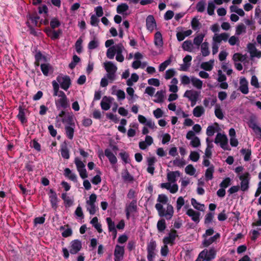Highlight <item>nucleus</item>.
I'll list each match as a JSON object with an SVG mask.
<instances>
[{
	"label": "nucleus",
	"instance_id": "1",
	"mask_svg": "<svg viewBox=\"0 0 261 261\" xmlns=\"http://www.w3.org/2000/svg\"><path fill=\"white\" fill-rule=\"evenodd\" d=\"M54 90V96H58L59 98L55 100V105L58 110L65 109L69 107V102L65 93L59 90V85L55 81L52 82Z\"/></svg>",
	"mask_w": 261,
	"mask_h": 261
},
{
	"label": "nucleus",
	"instance_id": "2",
	"mask_svg": "<svg viewBox=\"0 0 261 261\" xmlns=\"http://www.w3.org/2000/svg\"><path fill=\"white\" fill-rule=\"evenodd\" d=\"M180 176V172L178 171H170L167 173V182L162 183L160 185L161 188L166 189L171 193L174 194L178 190V186L176 184V178Z\"/></svg>",
	"mask_w": 261,
	"mask_h": 261
},
{
	"label": "nucleus",
	"instance_id": "3",
	"mask_svg": "<svg viewBox=\"0 0 261 261\" xmlns=\"http://www.w3.org/2000/svg\"><path fill=\"white\" fill-rule=\"evenodd\" d=\"M125 50L123 45L121 43H118L109 47L107 51V57L109 59H113L116 54V60L119 62H122L124 58L122 55L123 52Z\"/></svg>",
	"mask_w": 261,
	"mask_h": 261
},
{
	"label": "nucleus",
	"instance_id": "4",
	"mask_svg": "<svg viewBox=\"0 0 261 261\" xmlns=\"http://www.w3.org/2000/svg\"><path fill=\"white\" fill-rule=\"evenodd\" d=\"M155 207L160 217H164L167 220H170L172 218L174 214V208L171 204H168L166 208H164L162 204L156 203Z\"/></svg>",
	"mask_w": 261,
	"mask_h": 261
},
{
	"label": "nucleus",
	"instance_id": "5",
	"mask_svg": "<svg viewBox=\"0 0 261 261\" xmlns=\"http://www.w3.org/2000/svg\"><path fill=\"white\" fill-rule=\"evenodd\" d=\"M153 43L155 46L158 50V51H152V54L153 56H157L158 55L162 54L163 53L164 41L163 36L161 32L158 31L154 34Z\"/></svg>",
	"mask_w": 261,
	"mask_h": 261
},
{
	"label": "nucleus",
	"instance_id": "6",
	"mask_svg": "<svg viewBox=\"0 0 261 261\" xmlns=\"http://www.w3.org/2000/svg\"><path fill=\"white\" fill-rule=\"evenodd\" d=\"M216 254V251L214 248L204 249L199 253L196 261H210L215 257Z\"/></svg>",
	"mask_w": 261,
	"mask_h": 261
},
{
	"label": "nucleus",
	"instance_id": "7",
	"mask_svg": "<svg viewBox=\"0 0 261 261\" xmlns=\"http://www.w3.org/2000/svg\"><path fill=\"white\" fill-rule=\"evenodd\" d=\"M239 178L241 180L240 189L243 192L247 191L249 188L250 175L248 172L240 174Z\"/></svg>",
	"mask_w": 261,
	"mask_h": 261
},
{
	"label": "nucleus",
	"instance_id": "8",
	"mask_svg": "<svg viewBox=\"0 0 261 261\" xmlns=\"http://www.w3.org/2000/svg\"><path fill=\"white\" fill-rule=\"evenodd\" d=\"M96 198V195L93 193L91 194L89 199L86 200V208L91 215H94L96 213V207L95 202Z\"/></svg>",
	"mask_w": 261,
	"mask_h": 261
},
{
	"label": "nucleus",
	"instance_id": "9",
	"mask_svg": "<svg viewBox=\"0 0 261 261\" xmlns=\"http://www.w3.org/2000/svg\"><path fill=\"white\" fill-rule=\"evenodd\" d=\"M215 143L219 144L221 147L224 150H229L230 149L228 145L227 137L225 134L218 133L215 140Z\"/></svg>",
	"mask_w": 261,
	"mask_h": 261
},
{
	"label": "nucleus",
	"instance_id": "10",
	"mask_svg": "<svg viewBox=\"0 0 261 261\" xmlns=\"http://www.w3.org/2000/svg\"><path fill=\"white\" fill-rule=\"evenodd\" d=\"M58 85H60L62 89L66 91L71 85V81L70 77L67 75H59L55 81Z\"/></svg>",
	"mask_w": 261,
	"mask_h": 261
},
{
	"label": "nucleus",
	"instance_id": "11",
	"mask_svg": "<svg viewBox=\"0 0 261 261\" xmlns=\"http://www.w3.org/2000/svg\"><path fill=\"white\" fill-rule=\"evenodd\" d=\"M184 96L188 98L191 102V106H194L198 99L199 93L193 90H187L184 95Z\"/></svg>",
	"mask_w": 261,
	"mask_h": 261
},
{
	"label": "nucleus",
	"instance_id": "12",
	"mask_svg": "<svg viewBox=\"0 0 261 261\" xmlns=\"http://www.w3.org/2000/svg\"><path fill=\"white\" fill-rule=\"evenodd\" d=\"M74 163L82 179H85L87 178L88 177V174L84 163L79 158H76L74 160Z\"/></svg>",
	"mask_w": 261,
	"mask_h": 261
},
{
	"label": "nucleus",
	"instance_id": "13",
	"mask_svg": "<svg viewBox=\"0 0 261 261\" xmlns=\"http://www.w3.org/2000/svg\"><path fill=\"white\" fill-rule=\"evenodd\" d=\"M186 138L191 140L190 144L194 148H197L201 145L200 139L195 136L193 131L189 130L186 135Z\"/></svg>",
	"mask_w": 261,
	"mask_h": 261
},
{
	"label": "nucleus",
	"instance_id": "14",
	"mask_svg": "<svg viewBox=\"0 0 261 261\" xmlns=\"http://www.w3.org/2000/svg\"><path fill=\"white\" fill-rule=\"evenodd\" d=\"M137 209L136 200H133L128 204H126L125 206V211L126 213V218L129 219V217L134 216L136 212Z\"/></svg>",
	"mask_w": 261,
	"mask_h": 261
},
{
	"label": "nucleus",
	"instance_id": "15",
	"mask_svg": "<svg viewBox=\"0 0 261 261\" xmlns=\"http://www.w3.org/2000/svg\"><path fill=\"white\" fill-rule=\"evenodd\" d=\"M39 20V17L36 14L30 15L29 16V19L27 21V24L31 30L32 33H34V31L33 29V28L37 26Z\"/></svg>",
	"mask_w": 261,
	"mask_h": 261
},
{
	"label": "nucleus",
	"instance_id": "16",
	"mask_svg": "<svg viewBox=\"0 0 261 261\" xmlns=\"http://www.w3.org/2000/svg\"><path fill=\"white\" fill-rule=\"evenodd\" d=\"M124 254V248L123 246L117 245L114 250V260L122 261Z\"/></svg>",
	"mask_w": 261,
	"mask_h": 261
},
{
	"label": "nucleus",
	"instance_id": "17",
	"mask_svg": "<svg viewBox=\"0 0 261 261\" xmlns=\"http://www.w3.org/2000/svg\"><path fill=\"white\" fill-rule=\"evenodd\" d=\"M70 252L74 254L77 253L82 248V243L78 240H74L71 242Z\"/></svg>",
	"mask_w": 261,
	"mask_h": 261
},
{
	"label": "nucleus",
	"instance_id": "18",
	"mask_svg": "<svg viewBox=\"0 0 261 261\" xmlns=\"http://www.w3.org/2000/svg\"><path fill=\"white\" fill-rule=\"evenodd\" d=\"M220 234L219 233H216L215 234L210 238H204V239L202 241V245L204 247H208L213 243L216 242L217 240L220 239Z\"/></svg>",
	"mask_w": 261,
	"mask_h": 261
},
{
	"label": "nucleus",
	"instance_id": "19",
	"mask_svg": "<svg viewBox=\"0 0 261 261\" xmlns=\"http://www.w3.org/2000/svg\"><path fill=\"white\" fill-rule=\"evenodd\" d=\"M229 34L226 33L215 34L213 37V41L220 44L222 41H226L229 38Z\"/></svg>",
	"mask_w": 261,
	"mask_h": 261
},
{
	"label": "nucleus",
	"instance_id": "20",
	"mask_svg": "<svg viewBox=\"0 0 261 261\" xmlns=\"http://www.w3.org/2000/svg\"><path fill=\"white\" fill-rule=\"evenodd\" d=\"M153 142L152 138L150 136L147 135L144 141L139 142V146L141 149L145 150L148 146H150L153 143Z\"/></svg>",
	"mask_w": 261,
	"mask_h": 261
},
{
	"label": "nucleus",
	"instance_id": "21",
	"mask_svg": "<svg viewBox=\"0 0 261 261\" xmlns=\"http://www.w3.org/2000/svg\"><path fill=\"white\" fill-rule=\"evenodd\" d=\"M239 90L244 94H247L249 92L248 83L244 77H241L240 79Z\"/></svg>",
	"mask_w": 261,
	"mask_h": 261
},
{
	"label": "nucleus",
	"instance_id": "22",
	"mask_svg": "<svg viewBox=\"0 0 261 261\" xmlns=\"http://www.w3.org/2000/svg\"><path fill=\"white\" fill-rule=\"evenodd\" d=\"M186 214L190 217L192 220L194 222L198 223L200 221V213L196 212L192 208H189L186 212Z\"/></svg>",
	"mask_w": 261,
	"mask_h": 261
},
{
	"label": "nucleus",
	"instance_id": "23",
	"mask_svg": "<svg viewBox=\"0 0 261 261\" xmlns=\"http://www.w3.org/2000/svg\"><path fill=\"white\" fill-rule=\"evenodd\" d=\"M177 236L176 230H172L169 233L168 236L166 237L163 239V243L164 244H173L176 237Z\"/></svg>",
	"mask_w": 261,
	"mask_h": 261
},
{
	"label": "nucleus",
	"instance_id": "24",
	"mask_svg": "<svg viewBox=\"0 0 261 261\" xmlns=\"http://www.w3.org/2000/svg\"><path fill=\"white\" fill-rule=\"evenodd\" d=\"M146 22L147 29L150 32H152L156 27L155 20L152 15L148 16Z\"/></svg>",
	"mask_w": 261,
	"mask_h": 261
},
{
	"label": "nucleus",
	"instance_id": "25",
	"mask_svg": "<svg viewBox=\"0 0 261 261\" xmlns=\"http://www.w3.org/2000/svg\"><path fill=\"white\" fill-rule=\"evenodd\" d=\"M247 48L251 57L260 58L261 57V51H258L253 44L249 43Z\"/></svg>",
	"mask_w": 261,
	"mask_h": 261
},
{
	"label": "nucleus",
	"instance_id": "26",
	"mask_svg": "<svg viewBox=\"0 0 261 261\" xmlns=\"http://www.w3.org/2000/svg\"><path fill=\"white\" fill-rule=\"evenodd\" d=\"M103 67L107 72H116L117 67L116 65L111 61H107L103 63Z\"/></svg>",
	"mask_w": 261,
	"mask_h": 261
},
{
	"label": "nucleus",
	"instance_id": "27",
	"mask_svg": "<svg viewBox=\"0 0 261 261\" xmlns=\"http://www.w3.org/2000/svg\"><path fill=\"white\" fill-rule=\"evenodd\" d=\"M113 99L111 97H104L100 102L101 109L105 111L108 110L111 107V103Z\"/></svg>",
	"mask_w": 261,
	"mask_h": 261
},
{
	"label": "nucleus",
	"instance_id": "28",
	"mask_svg": "<svg viewBox=\"0 0 261 261\" xmlns=\"http://www.w3.org/2000/svg\"><path fill=\"white\" fill-rule=\"evenodd\" d=\"M105 155L108 158L111 164H115L117 162L116 156L110 149L105 150Z\"/></svg>",
	"mask_w": 261,
	"mask_h": 261
},
{
	"label": "nucleus",
	"instance_id": "29",
	"mask_svg": "<svg viewBox=\"0 0 261 261\" xmlns=\"http://www.w3.org/2000/svg\"><path fill=\"white\" fill-rule=\"evenodd\" d=\"M112 94L116 95L117 98L119 100H122L125 99V92L122 90H116V86H113L112 88Z\"/></svg>",
	"mask_w": 261,
	"mask_h": 261
},
{
	"label": "nucleus",
	"instance_id": "30",
	"mask_svg": "<svg viewBox=\"0 0 261 261\" xmlns=\"http://www.w3.org/2000/svg\"><path fill=\"white\" fill-rule=\"evenodd\" d=\"M62 122L65 124V126H73L75 123L73 120V116L72 115H67L64 116L61 119Z\"/></svg>",
	"mask_w": 261,
	"mask_h": 261
},
{
	"label": "nucleus",
	"instance_id": "31",
	"mask_svg": "<svg viewBox=\"0 0 261 261\" xmlns=\"http://www.w3.org/2000/svg\"><path fill=\"white\" fill-rule=\"evenodd\" d=\"M214 60H210L207 62H202L200 65V68L205 71H211L214 67Z\"/></svg>",
	"mask_w": 261,
	"mask_h": 261
},
{
	"label": "nucleus",
	"instance_id": "32",
	"mask_svg": "<svg viewBox=\"0 0 261 261\" xmlns=\"http://www.w3.org/2000/svg\"><path fill=\"white\" fill-rule=\"evenodd\" d=\"M49 198L51 204L54 208H56L57 205V196L56 192L52 189L49 191Z\"/></svg>",
	"mask_w": 261,
	"mask_h": 261
},
{
	"label": "nucleus",
	"instance_id": "33",
	"mask_svg": "<svg viewBox=\"0 0 261 261\" xmlns=\"http://www.w3.org/2000/svg\"><path fill=\"white\" fill-rule=\"evenodd\" d=\"M41 70L45 76H47L49 73L53 72L52 66L48 63H44L41 65Z\"/></svg>",
	"mask_w": 261,
	"mask_h": 261
},
{
	"label": "nucleus",
	"instance_id": "34",
	"mask_svg": "<svg viewBox=\"0 0 261 261\" xmlns=\"http://www.w3.org/2000/svg\"><path fill=\"white\" fill-rule=\"evenodd\" d=\"M75 125L65 126V134L66 137L70 140H72L74 136Z\"/></svg>",
	"mask_w": 261,
	"mask_h": 261
},
{
	"label": "nucleus",
	"instance_id": "35",
	"mask_svg": "<svg viewBox=\"0 0 261 261\" xmlns=\"http://www.w3.org/2000/svg\"><path fill=\"white\" fill-rule=\"evenodd\" d=\"M64 175L73 182H77V176L69 168L64 170Z\"/></svg>",
	"mask_w": 261,
	"mask_h": 261
},
{
	"label": "nucleus",
	"instance_id": "36",
	"mask_svg": "<svg viewBox=\"0 0 261 261\" xmlns=\"http://www.w3.org/2000/svg\"><path fill=\"white\" fill-rule=\"evenodd\" d=\"M126 92L128 95V97H127V99L129 103H132L134 102L135 99L137 98V96L135 94V91L131 86H129V87L126 88Z\"/></svg>",
	"mask_w": 261,
	"mask_h": 261
},
{
	"label": "nucleus",
	"instance_id": "37",
	"mask_svg": "<svg viewBox=\"0 0 261 261\" xmlns=\"http://www.w3.org/2000/svg\"><path fill=\"white\" fill-rule=\"evenodd\" d=\"M178 82V80L176 78L173 77L171 81V84L169 86L170 92L176 93L178 91V88L177 86Z\"/></svg>",
	"mask_w": 261,
	"mask_h": 261
},
{
	"label": "nucleus",
	"instance_id": "38",
	"mask_svg": "<svg viewBox=\"0 0 261 261\" xmlns=\"http://www.w3.org/2000/svg\"><path fill=\"white\" fill-rule=\"evenodd\" d=\"M200 49L201 54L203 57L208 56L210 54L208 47V43L207 42H204L201 44Z\"/></svg>",
	"mask_w": 261,
	"mask_h": 261
},
{
	"label": "nucleus",
	"instance_id": "39",
	"mask_svg": "<svg viewBox=\"0 0 261 261\" xmlns=\"http://www.w3.org/2000/svg\"><path fill=\"white\" fill-rule=\"evenodd\" d=\"M204 112V109L201 106H196L193 110V114L196 117H201Z\"/></svg>",
	"mask_w": 261,
	"mask_h": 261
},
{
	"label": "nucleus",
	"instance_id": "40",
	"mask_svg": "<svg viewBox=\"0 0 261 261\" xmlns=\"http://www.w3.org/2000/svg\"><path fill=\"white\" fill-rule=\"evenodd\" d=\"M194 43L191 40H186L182 44V47L184 50L192 52L194 49Z\"/></svg>",
	"mask_w": 261,
	"mask_h": 261
},
{
	"label": "nucleus",
	"instance_id": "41",
	"mask_svg": "<svg viewBox=\"0 0 261 261\" xmlns=\"http://www.w3.org/2000/svg\"><path fill=\"white\" fill-rule=\"evenodd\" d=\"M205 34L199 33L197 34L193 40V43L197 46L199 47L200 45H201L202 41L205 37Z\"/></svg>",
	"mask_w": 261,
	"mask_h": 261
},
{
	"label": "nucleus",
	"instance_id": "42",
	"mask_svg": "<svg viewBox=\"0 0 261 261\" xmlns=\"http://www.w3.org/2000/svg\"><path fill=\"white\" fill-rule=\"evenodd\" d=\"M172 56L170 57L168 59L164 61L160 64L159 66V70L160 72L164 71L166 68L169 66L172 61Z\"/></svg>",
	"mask_w": 261,
	"mask_h": 261
},
{
	"label": "nucleus",
	"instance_id": "43",
	"mask_svg": "<svg viewBox=\"0 0 261 261\" xmlns=\"http://www.w3.org/2000/svg\"><path fill=\"white\" fill-rule=\"evenodd\" d=\"M191 204L194 208L200 211H204L205 209V206L203 204H201L198 202L195 199L192 198L191 200Z\"/></svg>",
	"mask_w": 261,
	"mask_h": 261
},
{
	"label": "nucleus",
	"instance_id": "44",
	"mask_svg": "<svg viewBox=\"0 0 261 261\" xmlns=\"http://www.w3.org/2000/svg\"><path fill=\"white\" fill-rule=\"evenodd\" d=\"M191 83L197 89L200 90L202 88L203 82L197 77L192 76Z\"/></svg>",
	"mask_w": 261,
	"mask_h": 261
},
{
	"label": "nucleus",
	"instance_id": "45",
	"mask_svg": "<svg viewBox=\"0 0 261 261\" xmlns=\"http://www.w3.org/2000/svg\"><path fill=\"white\" fill-rule=\"evenodd\" d=\"M165 96L164 91L161 90L158 91L154 95V101L156 103H161L164 101Z\"/></svg>",
	"mask_w": 261,
	"mask_h": 261
},
{
	"label": "nucleus",
	"instance_id": "46",
	"mask_svg": "<svg viewBox=\"0 0 261 261\" xmlns=\"http://www.w3.org/2000/svg\"><path fill=\"white\" fill-rule=\"evenodd\" d=\"M131 127L127 131V136L128 137H133L136 135V129L138 128V125L137 123H131L129 125Z\"/></svg>",
	"mask_w": 261,
	"mask_h": 261
},
{
	"label": "nucleus",
	"instance_id": "47",
	"mask_svg": "<svg viewBox=\"0 0 261 261\" xmlns=\"http://www.w3.org/2000/svg\"><path fill=\"white\" fill-rule=\"evenodd\" d=\"M217 99L216 98H205L203 100V105L205 107L211 108L213 106L216 102Z\"/></svg>",
	"mask_w": 261,
	"mask_h": 261
},
{
	"label": "nucleus",
	"instance_id": "48",
	"mask_svg": "<svg viewBox=\"0 0 261 261\" xmlns=\"http://www.w3.org/2000/svg\"><path fill=\"white\" fill-rule=\"evenodd\" d=\"M214 172V167L213 166L209 167L205 173V177L206 180H210L213 178V173Z\"/></svg>",
	"mask_w": 261,
	"mask_h": 261
},
{
	"label": "nucleus",
	"instance_id": "49",
	"mask_svg": "<svg viewBox=\"0 0 261 261\" xmlns=\"http://www.w3.org/2000/svg\"><path fill=\"white\" fill-rule=\"evenodd\" d=\"M139 80V76L137 74L134 73L132 74L131 76L126 81V84L128 86H132L135 83H136Z\"/></svg>",
	"mask_w": 261,
	"mask_h": 261
},
{
	"label": "nucleus",
	"instance_id": "50",
	"mask_svg": "<svg viewBox=\"0 0 261 261\" xmlns=\"http://www.w3.org/2000/svg\"><path fill=\"white\" fill-rule=\"evenodd\" d=\"M246 27L243 23L239 24L236 27V35L239 36L246 33Z\"/></svg>",
	"mask_w": 261,
	"mask_h": 261
},
{
	"label": "nucleus",
	"instance_id": "51",
	"mask_svg": "<svg viewBox=\"0 0 261 261\" xmlns=\"http://www.w3.org/2000/svg\"><path fill=\"white\" fill-rule=\"evenodd\" d=\"M62 198L64 201L66 206H70L73 204V199L69 196H67V193H64L62 194Z\"/></svg>",
	"mask_w": 261,
	"mask_h": 261
},
{
	"label": "nucleus",
	"instance_id": "52",
	"mask_svg": "<svg viewBox=\"0 0 261 261\" xmlns=\"http://www.w3.org/2000/svg\"><path fill=\"white\" fill-rule=\"evenodd\" d=\"M176 74V71L174 68H170L165 72L164 77L166 80H168L172 79Z\"/></svg>",
	"mask_w": 261,
	"mask_h": 261
},
{
	"label": "nucleus",
	"instance_id": "53",
	"mask_svg": "<svg viewBox=\"0 0 261 261\" xmlns=\"http://www.w3.org/2000/svg\"><path fill=\"white\" fill-rule=\"evenodd\" d=\"M186 161L183 158H176L173 161V165L179 168L184 167L186 165Z\"/></svg>",
	"mask_w": 261,
	"mask_h": 261
},
{
	"label": "nucleus",
	"instance_id": "54",
	"mask_svg": "<svg viewBox=\"0 0 261 261\" xmlns=\"http://www.w3.org/2000/svg\"><path fill=\"white\" fill-rule=\"evenodd\" d=\"M215 114L216 116L219 119H223L224 118V114L222 110L219 105H216L215 109Z\"/></svg>",
	"mask_w": 261,
	"mask_h": 261
},
{
	"label": "nucleus",
	"instance_id": "55",
	"mask_svg": "<svg viewBox=\"0 0 261 261\" xmlns=\"http://www.w3.org/2000/svg\"><path fill=\"white\" fill-rule=\"evenodd\" d=\"M128 9V6L126 4H121L117 6V12L119 14H124Z\"/></svg>",
	"mask_w": 261,
	"mask_h": 261
},
{
	"label": "nucleus",
	"instance_id": "56",
	"mask_svg": "<svg viewBox=\"0 0 261 261\" xmlns=\"http://www.w3.org/2000/svg\"><path fill=\"white\" fill-rule=\"evenodd\" d=\"M185 201L182 196L178 197L176 200V208L177 212H179L181 207L185 205Z\"/></svg>",
	"mask_w": 261,
	"mask_h": 261
},
{
	"label": "nucleus",
	"instance_id": "57",
	"mask_svg": "<svg viewBox=\"0 0 261 261\" xmlns=\"http://www.w3.org/2000/svg\"><path fill=\"white\" fill-rule=\"evenodd\" d=\"M185 172L187 174H188L191 176L194 175L195 174V173L196 171V169L191 164H190V165H188V166H187L185 168Z\"/></svg>",
	"mask_w": 261,
	"mask_h": 261
},
{
	"label": "nucleus",
	"instance_id": "58",
	"mask_svg": "<svg viewBox=\"0 0 261 261\" xmlns=\"http://www.w3.org/2000/svg\"><path fill=\"white\" fill-rule=\"evenodd\" d=\"M168 198L166 195L164 194H160L157 198V203H160L162 205L165 204L168 202Z\"/></svg>",
	"mask_w": 261,
	"mask_h": 261
},
{
	"label": "nucleus",
	"instance_id": "59",
	"mask_svg": "<svg viewBox=\"0 0 261 261\" xmlns=\"http://www.w3.org/2000/svg\"><path fill=\"white\" fill-rule=\"evenodd\" d=\"M166 227L165 220L164 219H161L158 221L157 223V228L159 232L163 231Z\"/></svg>",
	"mask_w": 261,
	"mask_h": 261
},
{
	"label": "nucleus",
	"instance_id": "60",
	"mask_svg": "<svg viewBox=\"0 0 261 261\" xmlns=\"http://www.w3.org/2000/svg\"><path fill=\"white\" fill-rule=\"evenodd\" d=\"M80 58L76 55H74L73 56L71 62L69 64V67L70 69H73L77 64L80 62Z\"/></svg>",
	"mask_w": 261,
	"mask_h": 261
},
{
	"label": "nucleus",
	"instance_id": "61",
	"mask_svg": "<svg viewBox=\"0 0 261 261\" xmlns=\"http://www.w3.org/2000/svg\"><path fill=\"white\" fill-rule=\"evenodd\" d=\"M215 9V5L212 1L208 3L207 12L208 15H213L214 14V10Z\"/></svg>",
	"mask_w": 261,
	"mask_h": 261
},
{
	"label": "nucleus",
	"instance_id": "62",
	"mask_svg": "<svg viewBox=\"0 0 261 261\" xmlns=\"http://www.w3.org/2000/svg\"><path fill=\"white\" fill-rule=\"evenodd\" d=\"M181 84L187 85L192 82V76L191 77L186 75H181L180 76Z\"/></svg>",
	"mask_w": 261,
	"mask_h": 261
},
{
	"label": "nucleus",
	"instance_id": "63",
	"mask_svg": "<svg viewBox=\"0 0 261 261\" xmlns=\"http://www.w3.org/2000/svg\"><path fill=\"white\" fill-rule=\"evenodd\" d=\"M61 229L63 230V231L62 232V235L64 237H69L72 233V229L68 227L65 228L64 227L62 226L61 227Z\"/></svg>",
	"mask_w": 261,
	"mask_h": 261
},
{
	"label": "nucleus",
	"instance_id": "64",
	"mask_svg": "<svg viewBox=\"0 0 261 261\" xmlns=\"http://www.w3.org/2000/svg\"><path fill=\"white\" fill-rule=\"evenodd\" d=\"M82 43L83 40L81 38H80L77 39L75 44V47L76 51L77 53L80 54L82 51Z\"/></svg>",
	"mask_w": 261,
	"mask_h": 261
}]
</instances>
